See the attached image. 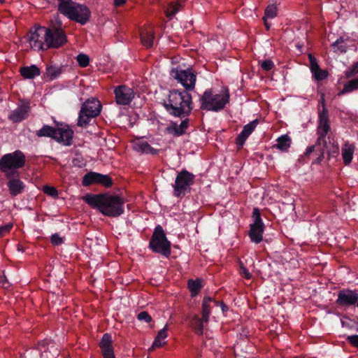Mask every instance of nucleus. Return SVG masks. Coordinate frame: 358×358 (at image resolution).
Instances as JSON below:
<instances>
[{
	"instance_id": "f257e3e1",
	"label": "nucleus",
	"mask_w": 358,
	"mask_h": 358,
	"mask_svg": "<svg viewBox=\"0 0 358 358\" xmlns=\"http://www.w3.org/2000/svg\"><path fill=\"white\" fill-rule=\"evenodd\" d=\"M29 43L34 50L59 48L67 42L64 31L58 27L35 25L29 31Z\"/></svg>"
},
{
	"instance_id": "f03ea898",
	"label": "nucleus",
	"mask_w": 358,
	"mask_h": 358,
	"mask_svg": "<svg viewBox=\"0 0 358 358\" xmlns=\"http://www.w3.org/2000/svg\"><path fill=\"white\" fill-rule=\"evenodd\" d=\"M318 138L315 145L308 146L304 152L299 159V162L307 163L306 159L308 158L313 152L320 151V155L317 157L312 162L313 164H320L324 158V152L327 148L326 136L330 131L329 111L322 103V109L318 112Z\"/></svg>"
},
{
	"instance_id": "7ed1b4c3",
	"label": "nucleus",
	"mask_w": 358,
	"mask_h": 358,
	"mask_svg": "<svg viewBox=\"0 0 358 358\" xmlns=\"http://www.w3.org/2000/svg\"><path fill=\"white\" fill-rule=\"evenodd\" d=\"M162 105L169 115L180 119L188 117L193 110L192 95L186 90H170Z\"/></svg>"
},
{
	"instance_id": "20e7f679",
	"label": "nucleus",
	"mask_w": 358,
	"mask_h": 358,
	"mask_svg": "<svg viewBox=\"0 0 358 358\" xmlns=\"http://www.w3.org/2000/svg\"><path fill=\"white\" fill-rule=\"evenodd\" d=\"M91 208L97 209L104 216L117 217L124 212V201L118 195L91 194Z\"/></svg>"
},
{
	"instance_id": "39448f33",
	"label": "nucleus",
	"mask_w": 358,
	"mask_h": 358,
	"mask_svg": "<svg viewBox=\"0 0 358 358\" xmlns=\"http://www.w3.org/2000/svg\"><path fill=\"white\" fill-rule=\"evenodd\" d=\"M55 127L43 125L41 129L36 131V135L38 137H49L64 145L72 144L73 131L68 124L54 121Z\"/></svg>"
},
{
	"instance_id": "423d86ee",
	"label": "nucleus",
	"mask_w": 358,
	"mask_h": 358,
	"mask_svg": "<svg viewBox=\"0 0 358 358\" xmlns=\"http://www.w3.org/2000/svg\"><path fill=\"white\" fill-rule=\"evenodd\" d=\"M229 98L228 88H225L221 93L215 94H213L211 89L206 90L199 98L200 109L207 111H221L229 102Z\"/></svg>"
},
{
	"instance_id": "0eeeda50",
	"label": "nucleus",
	"mask_w": 358,
	"mask_h": 358,
	"mask_svg": "<svg viewBox=\"0 0 358 358\" xmlns=\"http://www.w3.org/2000/svg\"><path fill=\"white\" fill-rule=\"evenodd\" d=\"M26 162L24 153L20 150L5 154L0 158V171L10 178L17 173L18 169L25 166Z\"/></svg>"
},
{
	"instance_id": "6e6552de",
	"label": "nucleus",
	"mask_w": 358,
	"mask_h": 358,
	"mask_svg": "<svg viewBox=\"0 0 358 358\" xmlns=\"http://www.w3.org/2000/svg\"><path fill=\"white\" fill-rule=\"evenodd\" d=\"M149 248L155 253H158L166 258H169L171 253V243L168 240L163 227L158 224L155 227L149 241Z\"/></svg>"
},
{
	"instance_id": "1a4fd4ad",
	"label": "nucleus",
	"mask_w": 358,
	"mask_h": 358,
	"mask_svg": "<svg viewBox=\"0 0 358 358\" xmlns=\"http://www.w3.org/2000/svg\"><path fill=\"white\" fill-rule=\"evenodd\" d=\"M58 9L71 20L84 24L88 20L87 7L75 5L71 0H58Z\"/></svg>"
},
{
	"instance_id": "9d476101",
	"label": "nucleus",
	"mask_w": 358,
	"mask_h": 358,
	"mask_svg": "<svg viewBox=\"0 0 358 358\" xmlns=\"http://www.w3.org/2000/svg\"><path fill=\"white\" fill-rule=\"evenodd\" d=\"M195 176L187 171L182 169L177 173L174 184L172 185L173 188V195L176 198L182 199L186 194L191 192V187L194 185Z\"/></svg>"
},
{
	"instance_id": "9b49d317",
	"label": "nucleus",
	"mask_w": 358,
	"mask_h": 358,
	"mask_svg": "<svg viewBox=\"0 0 358 358\" xmlns=\"http://www.w3.org/2000/svg\"><path fill=\"white\" fill-rule=\"evenodd\" d=\"M252 217L254 222L250 224L248 236L252 242L258 244L263 240V234L265 228V225L261 217L260 210L258 208L253 209Z\"/></svg>"
},
{
	"instance_id": "f8f14e48",
	"label": "nucleus",
	"mask_w": 358,
	"mask_h": 358,
	"mask_svg": "<svg viewBox=\"0 0 358 358\" xmlns=\"http://www.w3.org/2000/svg\"><path fill=\"white\" fill-rule=\"evenodd\" d=\"M171 76L184 87V90L189 92L194 89L196 77L191 69H172Z\"/></svg>"
},
{
	"instance_id": "ddd939ff",
	"label": "nucleus",
	"mask_w": 358,
	"mask_h": 358,
	"mask_svg": "<svg viewBox=\"0 0 358 358\" xmlns=\"http://www.w3.org/2000/svg\"><path fill=\"white\" fill-rule=\"evenodd\" d=\"M336 303L341 308H349L358 304V290L343 289L338 293V297Z\"/></svg>"
},
{
	"instance_id": "4468645a",
	"label": "nucleus",
	"mask_w": 358,
	"mask_h": 358,
	"mask_svg": "<svg viewBox=\"0 0 358 358\" xmlns=\"http://www.w3.org/2000/svg\"><path fill=\"white\" fill-rule=\"evenodd\" d=\"M114 94L116 103L121 106L130 104L135 96L133 89L124 85L116 87Z\"/></svg>"
},
{
	"instance_id": "2eb2a0df",
	"label": "nucleus",
	"mask_w": 358,
	"mask_h": 358,
	"mask_svg": "<svg viewBox=\"0 0 358 358\" xmlns=\"http://www.w3.org/2000/svg\"><path fill=\"white\" fill-rule=\"evenodd\" d=\"M36 348L41 352V358H55L58 355L55 343L50 340L45 339L38 341Z\"/></svg>"
},
{
	"instance_id": "dca6fc26",
	"label": "nucleus",
	"mask_w": 358,
	"mask_h": 358,
	"mask_svg": "<svg viewBox=\"0 0 358 358\" xmlns=\"http://www.w3.org/2000/svg\"><path fill=\"white\" fill-rule=\"evenodd\" d=\"M30 110V102L22 101V103L17 108L9 114L8 119L13 122H20L25 120Z\"/></svg>"
},
{
	"instance_id": "f3484780",
	"label": "nucleus",
	"mask_w": 358,
	"mask_h": 358,
	"mask_svg": "<svg viewBox=\"0 0 358 358\" xmlns=\"http://www.w3.org/2000/svg\"><path fill=\"white\" fill-rule=\"evenodd\" d=\"M258 124V119H255L243 127V130L236 138V143L239 149L243 148L247 138L254 131Z\"/></svg>"
},
{
	"instance_id": "a211bd4d",
	"label": "nucleus",
	"mask_w": 358,
	"mask_h": 358,
	"mask_svg": "<svg viewBox=\"0 0 358 358\" xmlns=\"http://www.w3.org/2000/svg\"><path fill=\"white\" fill-rule=\"evenodd\" d=\"M182 119L180 124H178L177 122H171L166 129L167 133L174 136H180L185 134L189 125V120L188 117Z\"/></svg>"
},
{
	"instance_id": "6ab92c4d",
	"label": "nucleus",
	"mask_w": 358,
	"mask_h": 358,
	"mask_svg": "<svg viewBox=\"0 0 358 358\" xmlns=\"http://www.w3.org/2000/svg\"><path fill=\"white\" fill-rule=\"evenodd\" d=\"M99 347L103 358H115L113 348L112 346L111 335L106 333L102 336L99 343Z\"/></svg>"
},
{
	"instance_id": "aec40b11",
	"label": "nucleus",
	"mask_w": 358,
	"mask_h": 358,
	"mask_svg": "<svg viewBox=\"0 0 358 358\" xmlns=\"http://www.w3.org/2000/svg\"><path fill=\"white\" fill-rule=\"evenodd\" d=\"M219 304L220 301H217L210 296L203 297L202 301L201 315L203 316V320L205 322V323L208 322L213 308L214 306H218Z\"/></svg>"
},
{
	"instance_id": "412c9836",
	"label": "nucleus",
	"mask_w": 358,
	"mask_h": 358,
	"mask_svg": "<svg viewBox=\"0 0 358 358\" xmlns=\"http://www.w3.org/2000/svg\"><path fill=\"white\" fill-rule=\"evenodd\" d=\"M113 184V180L108 175L91 171V185H98L108 188L110 187Z\"/></svg>"
},
{
	"instance_id": "4be33fe9",
	"label": "nucleus",
	"mask_w": 358,
	"mask_h": 358,
	"mask_svg": "<svg viewBox=\"0 0 358 358\" xmlns=\"http://www.w3.org/2000/svg\"><path fill=\"white\" fill-rule=\"evenodd\" d=\"M90 123V99H87L83 103L78 118L77 125L80 127L86 128Z\"/></svg>"
},
{
	"instance_id": "5701e85b",
	"label": "nucleus",
	"mask_w": 358,
	"mask_h": 358,
	"mask_svg": "<svg viewBox=\"0 0 358 358\" xmlns=\"http://www.w3.org/2000/svg\"><path fill=\"white\" fill-rule=\"evenodd\" d=\"M7 186L12 196H16L21 194L26 187L25 184L19 178H8Z\"/></svg>"
},
{
	"instance_id": "b1692460",
	"label": "nucleus",
	"mask_w": 358,
	"mask_h": 358,
	"mask_svg": "<svg viewBox=\"0 0 358 358\" xmlns=\"http://www.w3.org/2000/svg\"><path fill=\"white\" fill-rule=\"evenodd\" d=\"M133 148L134 150L141 154L155 155L158 153V150L157 149L153 148L147 141L142 139H138L134 141L133 143Z\"/></svg>"
},
{
	"instance_id": "393cba45",
	"label": "nucleus",
	"mask_w": 358,
	"mask_h": 358,
	"mask_svg": "<svg viewBox=\"0 0 358 358\" xmlns=\"http://www.w3.org/2000/svg\"><path fill=\"white\" fill-rule=\"evenodd\" d=\"M20 73L24 79H33L41 74V71L36 65H31L21 67Z\"/></svg>"
},
{
	"instance_id": "a878e982",
	"label": "nucleus",
	"mask_w": 358,
	"mask_h": 358,
	"mask_svg": "<svg viewBox=\"0 0 358 358\" xmlns=\"http://www.w3.org/2000/svg\"><path fill=\"white\" fill-rule=\"evenodd\" d=\"M354 150V145L350 144L348 141L345 142L344 146L342 148V157L345 166H348L351 163Z\"/></svg>"
},
{
	"instance_id": "bb28decb",
	"label": "nucleus",
	"mask_w": 358,
	"mask_h": 358,
	"mask_svg": "<svg viewBox=\"0 0 358 358\" xmlns=\"http://www.w3.org/2000/svg\"><path fill=\"white\" fill-rule=\"evenodd\" d=\"M203 287L202 280L196 278V280L189 279L187 281V288L190 292L191 296H196Z\"/></svg>"
},
{
	"instance_id": "cd10ccee",
	"label": "nucleus",
	"mask_w": 358,
	"mask_h": 358,
	"mask_svg": "<svg viewBox=\"0 0 358 358\" xmlns=\"http://www.w3.org/2000/svg\"><path fill=\"white\" fill-rule=\"evenodd\" d=\"M203 322H205L203 320V317L200 318L197 315L192 317L191 325L197 335L201 336L203 334Z\"/></svg>"
},
{
	"instance_id": "c85d7f7f",
	"label": "nucleus",
	"mask_w": 358,
	"mask_h": 358,
	"mask_svg": "<svg viewBox=\"0 0 358 358\" xmlns=\"http://www.w3.org/2000/svg\"><path fill=\"white\" fill-rule=\"evenodd\" d=\"M101 110V102L96 98H91V118L99 116Z\"/></svg>"
},
{
	"instance_id": "c756f323",
	"label": "nucleus",
	"mask_w": 358,
	"mask_h": 358,
	"mask_svg": "<svg viewBox=\"0 0 358 358\" xmlns=\"http://www.w3.org/2000/svg\"><path fill=\"white\" fill-rule=\"evenodd\" d=\"M154 38L155 36L152 31H143L141 34V42L146 48H151L152 46Z\"/></svg>"
},
{
	"instance_id": "7c9ffc66",
	"label": "nucleus",
	"mask_w": 358,
	"mask_h": 358,
	"mask_svg": "<svg viewBox=\"0 0 358 358\" xmlns=\"http://www.w3.org/2000/svg\"><path fill=\"white\" fill-rule=\"evenodd\" d=\"M277 142L276 148L282 151H285L290 146L291 139L287 135H282L278 138Z\"/></svg>"
},
{
	"instance_id": "2f4dec72",
	"label": "nucleus",
	"mask_w": 358,
	"mask_h": 358,
	"mask_svg": "<svg viewBox=\"0 0 358 358\" xmlns=\"http://www.w3.org/2000/svg\"><path fill=\"white\" fill-rule=\"evenodd\" d=\"M358 89V79H353L345 83L341 94L351 92Z\"/></svg>"
},
{
	"instance_id": "473e14b6",
	"label": "nucleus",
	"mask_w": 358,
	"mask_h": 358,
	"mask_svg": "<svg viewBox=\"0 0 358 358\" xmlns=\"http://www.w3.org/2000/svg\"><path fill=\"white\" fill-rule=\"evenodd\" d=\"M181 4L180 3H171L166 10L167 17L171 19L180 10Z\"/></svg>"
},
{
	"instance_id": "72a5a7b5",
	"label": "nucleus",
	"mask_w": 358,
	"mask_h": 358,
	"mask_svg": "<svg viewBox=\"0 0 358 358\" xmlns=\"http://www.w3.org/2000/svg\"><path fill=\"white\" fill-rule=\"evenodd\" d=\"M313 78L317 81H322L328 77L329 73L327 70H322L320 67L311 72Z\"/></svg>"
},
{
	"instance_id": "f704fd0d",
	"label": "nucleus",
	"mask_w": 358,
	"mask_h": 358,
	"mask_svg": "<svg viewBox=\"0 0 358 358\" xmlns=\"http://www.w3.org/2000/svg\"><path fill=\"white\" fill-rule=\"evenodd\" d=\"M277 15V7L274 4L268 5L264 11V17L274 18Z\"/></svg>"
},
{
	"instance_id": "c9c22d12",
	"label": "nucleus",
	"mask_w": 358,
	"mask_h": 358,
	"mask_svg": "<svg viewBox=\"0 0 358 358\" xmlns=\"http://www.w3.org/2000/svg\"><path fill=\"white\" fill-rule=\"evenodd\" d=\"M43 192L44 194L54 198H58V191L57 189L52 186L44 185L43 187Z\"/></svg>"
},
{
	"instance_id": "e433bc0d",
	"label": "nucleus",
	"mask_w": 358,
	"mask_h": 358,
	"mask_svg": "<svg viewBox=\"0 0 358 358\" xmlns=\"http://www.w3.org/2000/svg\"><path fill=\"white\" fill-rule=\"evenodd\" d=\"M77 62L80 67H86L90 64V57L85 54H79L77 56Z\"/></svg>"
},
{
	"instance_id": "4c0bfd02",
	"label": "nucleus",
	"mask_w": 358,
	"mask_h": 358,
	"mask_svg": "<svg viewBox=\"0 0 358 358\" xmlns=\"http://www.w3.org/2000/svg\"><path fill=\"white\" fill-rule=\"evenodd\" d=\"M239 265V273L241 275L247 280H250L252 278V274L249 272L247 268L244 266L241 261L238 262Z\"/></svg>"
},
{
	"instance_id": "58836bf2",
	"label": "nucleus",
	"mask_w": 358,
	"mask_h": 358,
	"mask_svg": "<svg viewBox=\"0 0 358 358\" xmlns=\"http://www.w3.org/2000/svg\"><path fill=\"white\" fill-rule=\"evenodd\" d=\"M345 42V39L343 37L338 38L333 44L332 46L336 48H337V50H339L341 52H345L347 50L346 45H342Z\"/></svg>"
},
{
	"instance_id": "ea45409f",
	"label": "nucleus",
	"mask_w": 358,
	"mask_h": 358,
	"mask_svg": "<svg viewBox=\"0 0 358 358\" xmlns=\"http://www.w3.org/2000/svg\"><path fill=\"white\" fill-rule=\"evenodd\" d=\"M59 73L60 71L54 66H48L47 68V76L50 80L56 78Z\"/></svg>"
},
{
	"instance_id": "a19ab883",
	"label": "nucleus",
	"mask_w": 358,
	"mask_h": 358,
	"mask_svg": "<svg viewBox=\"0 0 358 358\" xmlns=\"http://www.w3.org/2000/svg\"><path fill=\"white\" fill-rule=\"evenodd\" d=\"M261 68L265 71H269L275 66L273 62L270 59L263 60L260 64Z\"/></svg>"
},
{
	"instance_id": "79ce46f5",
	"label": "nucleus",
	"mask_w": 358,
	"mask_h": 358,
	"mask_svg": "<svg viewBox=\"0 0 358 358\" xmlns=\"http://www.w3.org/2000/svg\"><path fill=\"white\" fill-rule=\"evenodd\" d=\"M137 318L139 320L144 321L146 323H149L152 321V317L146 311L140 312L137 315Z\"/></svg>"
},
{
	"instance_id": "37998d69",
	"label": "nucleus",
	"mask_w": 358,
	"mask_h": 358,
	"mask_svg": "<svg viewBox=\"0 0 358 358\" xmlns=\"http://www.w3.org/2000/svg\"><path fill=\"white\" fill-rule=\"evenodd\" d=\"M346 341L352 346L358 349V334L348 336L346 338Z\"/></svg>"
},
{
	"instance_id": "c03bdc74",
	"label": "nucleus",
	"mask_w": 358,
	"mask_h": 358,
	"mask_svg": "<svg viewBox=\"0 0 358 358\" xmlns=\"http://www.w3.org/2000/svg\"><path fill=\"white\" fill-rule=\"evenodd\" d=\"M308 59L310 61V69L311 72L320 67L316 58L313 55L309 54Z\"/></svg>"
},
{
	"instance_id": "a18cd8bd",
	"label": "nucleus",
	"mask_w": 358,
	"mask_h": 358,
	"mask_svg": "<svg viewBox=\"0 0 358 358\" xmlns=\"http://www.w3.org/2000/svg\"><path fill=\"white\" fill-rule=\"evenodd\" d=\"M13 228V224L8 223L7 224L0 226V238L8 234Z\"/></svg>"
},
{
	"instance_id": "49530a36",
	"label": "nucleus",
	"mask_w": 358,
	"mask_h": 358,
	"mask_svg": "<svg viewBox=\"0 0 358 358\" xmlns=\"http://www.w3.org/2000/svg\"><path fill=\"white\" fill-rule=\"evenodd\" d=\"M50 241L54 245H59L64 242L63 238L60 237L58 234H52L50 238Z\"/></svg>"
},
{
	"instance_id": "de8ad7c7",
	"label": "nucleus",
	"mask_w": 358,
	"mask_h": 358,
	"mask_svg": "<svg viewBox=\"0 0 358 358\" xmlns=\"http://www.w3.org/2000/svg\"><path fill=\"white\" fill-rule=\"evenodd\" d=\"M167 329H168V325H165L164 327L161 329L157 335V338H159V339H165L166 338H167L168 336V334H167Z\"/></svg>"
},
{
	"instance_id": "09e8293b",
	"label": "nucleus",
	"mask_w": 358,
	"mask_h": 358,
	"mask_svg": "<svg viewBox=\"0 0 358 358\" xmlns=\"http://www.w3.org/2000/svg\"><path fill=\"white\" fill-rule=\"evenodd\" d=\"M338 152H339L338 145H334L332 150L330 151H328L329 158H330L331 157L337 156L338 155Z\"/></svg>"
},
{
	"instance_id": "8fccbe9b",
	"label": "nucleus",
	"mask_w": 358,
	"mask_h": 358,
	"mask_svg": "<svg viewBox=\"0 0 358 358\" xmlns=\"http://www.w3.org/2000/svg\"><path fill=\"white\" fill-rule=\"evenodd\" d=\"M166 342L162 343L160 339L157 338V337L155 338L153 343L152 345L151 348L155 349L157 348L162 347L163 345H164Z\"/></svg>"
},
{
	"instance_id": "3c124183",
	"label": "nucleus",
	"mask_w": 358,
	"mask_h": 358,
	"mask_svg": "<svg viewBox=\"0 0 358 358\" xmlns=\"http://www.w3.org/2000/svg\"><path fill=\"white\" fill-rule=\"evenodd\" d=\"M82 183H83V186H85V187L90 186V172L87 173L84 176Z\"/></svg>"
},
{
	"instance_id": "603ef678",
	"label": "nucleus",
	"mask_w": 358,
	"mask_h": 358,
	"mask_svg": "<svg viewBox=\"0 0 358 358\" xmlns=\"http://www.w3.org/2000/svg\"><path fill=\"white\" fill-rule=\"evenodd\" d=\"M98 135L100 136V138H101L102 140L105 141V137L102 136L103 135V133L102 132H93L92 130L91 129V134H90V136H91V141L93 139V138H96L98 136Z\"/></svg>"
},
{
	"instance_id": "864d4df0",
	"label": "nucleus",
	"mask_w": 358,
	"mask_h": 358,
	"mask_svg": "<svg viewBox=\"0 0 358 358\" xmlns=\"http://www.w3.org/2000/svg\"><path fill=\"white\" fill-rule=\"evenodd\" d=\"M218 306H220L223 313H225L229 310L228 306L223 301H220V304Z\"/></svg>"
},
{
	"instance_id": "5fc2aeb1",
	"label": "nucleus",
	"mask_w": 358,
	"mask_h": 358,
	"mask_svg": "<svg viewBox=\"0 0 358 358\" xmlns=\"http://www.w3.org/2000/svg\"><path fill=\"white\" fill-rule=\"evenodd\" d=\"M357 73H358V62L356 63L355 65H353V66L350 71V74L352 76L356 74Z\"/></svg>"
},
{
	"instance_id": "6e6d98bb",
	"label": "nucleus",
	"mask_w": 358,
	"mask_h": 358,
	"mask_svg": "<svg viewBox=\"0 0 358 358\" xmlns=\"http://www.w3.org/2000/svg\"><path fill=\"white\" fill-rule=\"evenodd\" d=\"M125 3V0H114V5L115 6H121Z\"/></svg>"
},
{
	"instance_id": "4d7b16f0",
	"label": "nucleus",
	"mask_w": 358,
	"mask_h": 358,
	"mask_svg": "<svg viewBox=\"0 0 358 358\" xmlns=\"http://www.w3.org/2000/svg\"><path fill=\"white\" fill-rule=\"evenodd\" d=\"M263 20H264V26H265L266 30L268 31L270 29V27H271V23H269L267 21V18L266 17H263Z\"/></svg>"
},
{
	"instance_id": "13d9d810",
	"label": "nucleus",
	"mask_w": 358,
	"mask_h": 358,
	"mask_svg": "<svg viewBox=\"0 0 358 358\" xmlns=\"http://www.w3.org/2000/svg\"><path fill=\"white\" fill-rule=\"evenodd\" d=\"M82 199L87 203L90 204V194H86Z\"/></svg>"
},
{
	"instance_id": "bf43d9fd",
	"label": "nucleus",
	"mask_w": 358,
	"mask_h": 358,
	"mask_svg": "<svg viewBox=\"0 0 358 358\" xmlns=\"http://www.w3.org/2000/svg\"><path fill=\"white\" fill-rule=\"evenodd\" d=\"M7 281L6 277L3 275L0 276V282L4 285L5 282Z\"/></svg>"
},
{
	"instance_id": "052dcab7",
	"label": "nucleus",
	"mask_w": 358,
	"mask_h": 358,
	"mask_svg": "<svg viewBox=\"0 0 358 358\" xmlns=\"http://www.w3.org/2000/svg\"><path fill=\"white\" fill-rule=\"evenodd\" d=\"M74 165L78 166L80 167L82 166V164H80V161L78 158H75L73 161Z\"/></svg>"
},
{
	"instance_id": "680f3d73",
	"label": "nucleus",
	"mask_w": 358,
	"mask_h": 358,
	"mask_svg": "<svg viewBox=\"0 0 358 358\" xmlns=\"http://www.w3.org/2000/svg\"><path fill=\"white\" fill-rule=\"evenodd\" d=\"M341 324L343 327L351 328L350 325L345 321H341Z\"/></svg>"
},
{
	"instance_id": "e2e57ef3",
	"label": "nucleus",
	"mask_w": 358,
	"mask_h": 358,
	"mask_svg": "<svg viewBox=\"0 0 358 358\" xmlns=\"http://www.w3.org/2000/svg\"><path fill=\"white\" fill-rule=\"evenodd\" d=\"M313 153H315L316 155H317V157L320 155V151H315L313 152Z\"/></svg>"
},
{
	"instance_id": "0e129e2a",
	"label": "nucleus",
	"mask_w": 358,
	"mask_h": 358,
	"mask_svg": "<svg viewBox=\"0 0 358 358\" xmlns=\"http://www.w3.org/2000/svg\"><path fill=\"white\" fill-rule=\"evenodd\" d=\"M4 2H5V0H0V3H4Z\"/></svg>"
},
{
	"instance_id": "69168bd1",
	"label": "nucleus",
	"mask_w": 358,
	"mask_h": 358,
	"mask_svg": "<svg viewBox=\"0 0 358 358\" xmlns=\"http://www.w3.org/2000/svg\"><path fill=\"white\" fill-rule=\"evenodd\" d=\"M357 308H358V304H357Z\"/></svg>"
}]
</instances>
